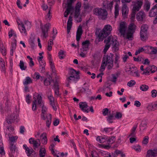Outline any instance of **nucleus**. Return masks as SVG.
<instances>
[{
    "label": "nucleus",
    "instance_id": "26",
    "mask_svg": "<svg viewBox=\"0 0 157 157\" xmlns=\"http://www.w3.org/2000/svg\"><path fill=\"white\" fill-rule=\"evenodd\" d=\"M33 83L32 80L29 77L27 76L26 77L25 81L23 82L24 85H27L29 84Z\"/></svg>",
    "mask_w": 157,
    "mask_h": 157
},
{
    "label": "nucleus",
    "instance_id": "53",
    "mask_svg": "<svg viewBox=\"0 0 157 157\" xmlns=\"http://www.w3.org/2000/svg\"><path fill=\"white\" fill-rule=\"evenodd\" d=\"M130 75L132 76L134 75V74H135L136 75L137 77H139V75L137 71H135L133 72L132 71H131L130 70Z\"/></svg>",
    "mask_w": 157,
    "mask_h": 157
},
{
    "label": "nucleus",
    "instance_id": "35",
    "mask_svg": "<svg viewBox=\"0 0 157 157\" xmlns=\"http://www.w3.org/2000/svg\"><path fill=\"white\" fill-rule=\"evenodd\" d=\"M148 48L151 50L150 53L152 54H155L157 53V49L155 47L148 46Z\"/></svg>",
    "mask_w": 157,
    "mask_h": 157
},
{
    "label": "nucleus",
    "instance_id": "47",
    "mask_svg": "<svg viewBox=\"0 0 157 157\" xmlns=\"http://www.w3.org/2000/svg\"><path fill=\"white\" fill-rule=\"evenodd\" d=\"M12 122H13V121L12 120L8 119V117H7L6 122L4 123V125L5 126H8V125L11 124Z\"/></svg>",
    "mask_w": 157,
    "mask_h": 157
},
{
    "label": "nucleus",
    "instance_id": "17",
    "mask_svg": "<svg viewBox=\"0 0 157 157\" xmlns=\"http://www.w3.org/2000/svg\"><path fill=\"white\" fill-rule=\"evenodd\" d=\"M142 5V2H138L134 6L132 11L135 12L138 11Z\"/></svg>",
    "mask_w": 157,
    "mask_h": 157
},
{
    "label": "nucleus",
    "instance_id": "48",
    "mask_svg": "<svg viewBox=\"0 0 157 157\" xmlns=\"http://www.w3.org/2000/svg\"><path fill=\"white\" fill-rule=\"evenodd\" d=\"M110 44H106L105 45V48L103 50V52H104L105 54L106 53L107 50L110 47Z\"/></svg>",
    "mask_w": 157,
    "mask_h": 157
},
{
    "label": "nucleus",
    "instance_id": "18",
    "mask_svg": "<svg viewBox=\"0 0 157 157\" xmlns=\"http://www.w3.org/2000/svg\"><path fill=\"white\" fill-rule=\"evenodd\" d=\"M157 15V10L154 6L151 10L149 13V16L152 17H155Z\"/></svg>",
    "mask_w": 157,
    "mask_h": 157
},
{
    "label": "nucleus",
    "instance_id": "3",
    "mask_svg": "<svg viewBox=\"0 0 157 157\" xmlns=\"http://www.w3.org/2000/svg\"><path fill=\"white\" fill-rule=\"evenodd\" d=\"M111 31V26L110 25H106L100 32L98 35V37L100 39H102L105 38L110 33Z\"/></svg>",
    "mask_w": 157,
    "mask_h": 157
},
{
    "label": "nucleus",
    "instance_id": "14",
    "mask_svg": "<svg viewBox=\"0 0 157 157\" xmlns=\"http://www.w3.org/2000/svg\"><path fill=\"white\" fill-rule=\"evenodd\" d=\"M122 14L123 17H126L128 13V9L127 5L125 4L123 5L122 7Z\"/></svg>",
    "mask_w": 157,
    "mask_h": 157
},
{
    "label": "nucleus",
    "instance_id": "4",
    "mask_svg": "<svg viewBox=\"0 0 157 157\" xmlns=\"http://www.w3.org/2000/svg\"><path fill=\"white\" fill-rule=\"evenodd\" d=\"M113 54L110 53L109 55L104 56L103 57V63L108 64V69H111L113 66Z\"/></svg>",
    "mask_w": 157,
    "mask_h": 157
},
{
    "label": "nucleus",
    "instance_id": "40",
    "mask_svg": "<svg viewBox=\"0 0 157 157\" xmlns=\"http://www.w3.org/2000/svg\"><path fill=\"white\" fill-rule=\"evenodd\" d=\"M114 116L113 114H110L107 117V120L110 123H112L113 122L112 121L113 119Z\"/></svg>",
    "mask_w": 157,
    "mask_h": 157
},
{
    "label": "nucleus",
    "instance_id": "32",
    "mask_svg": "<svg viewBox=\"0 0 157 157\" xmlns=\"http://www.w3.org/2000/svg\"><path fill=\"white\" fill-rule=\"evenodd\" d=\"M46 151L45 148L41 147L39 151L40 157H44L45 155Z\"/></svg>",
    "mask_w": 157,
    "mask_h": 157
},
{
    "label": "nucleus",
    "instance_id": "21",
    "mask_svg": "<svg viewBox=\"0 0 157 157\" xmlns=\"http://www.w3.org/2000/svg\"><path fill=\"white\" fill-rule=\"evenodd\" d=\"M10 153L12 154L14 153L17 150L16 144H10Z\"/></svg>",
    "mask_w": 157,
    "mask_h": 157
},
{
    "label": "nucleus",
    "instance_id": "44",
    "mask_svg": "<svg viewBox=\"0 0 157 157\" xmlns=\"http://www.w3.org/2000/svg\"><path fill=\"white\" fill-rule=\"evenodd\" d=\"M149 137L147 136H146L144 138L142 143L143 144L145 145H147L148 142Z\"/></svg>",
    "mask_w": 157,
    "mask_h": 157
},
{
    "label": "nucleus",
    "instance_id": "11",
    "mask_svg": "<svg viewBox=\"0 0 157 157\" xmlns=\"http://www.w3.org/2000/svg\"><path fill=\"white\" fill-rule=\"evenodd\" d=\"M117 42L116 39L114 38L113 37L111 36H109L107 38L105 39L104 40V42L105 44H108L113 45Z\"/></svg>",
    "mask_w": 157,
    "mask_h": 157
},
{
    "label": "nucleus",
    "instance_id": "15",
    "mask_svg": "<svg viewBox=\"0 0 157 157\" xmlns=\"http://www.w3.org/2000/svg\"><path fill=\"white\" fill-rule=\"evenodd\" d=\"M83 33L82 26L80 25L76 33V40L78 41L81 37V36Z\"/></svg>",
    "mask_w": 157,
    "mask_h": 157
},
{
    "label": "nucleus",
    "instance_id": "41",
    "mask_svg": "<svg viewBox=\"0 0 157 157\" xmlns=\"http://www.w3.org/2000/svg\"><path fill=\"white\" fill-rule=\"evenodd\" d=\"M115 141V137L111 136L107 140V143L109 144H112Z\"/></svg>",
    "mask_w": 157,
    "mask_h": 157
},
{
    "label": "nucleus",
    "instance_id": "36",
    "mask_svg": "<svg viewBox=\"0 0 157 157\" xmlns=\"http://www.w3.org/2000/svg\"><path fill=\"white\" fill-rule=\"evenodd\" d=\"M59 57L60 59H63L65 56L64 52L62 50H60L59 53Z\"/></svg>",
    "mask_w": 157,
    "mask_h": 157
},
{
    "label": "nucleus",
    "instance_id": "1",
    "mask_svg": "<svg viewBox=\"0 0 157 157\" xmlns=\"http://www.w3.org/2000/svg\"><path fill=\"white\" fill-rule=\"evenodd\" d=\"M93 13L94 14L98 16L99 19L104 20L107 18V12L105 9L96 8L93 10Z\"/></svg>",
    "mask_w": 157,
    "mask_h": 157
},
{
    "label": "nucleus",
    "instance_id": "10",
    "mask_svg": "<svg viewBox=\"0 0 157 157\" xmlns=\"http://www.w3.org/2000/svg\"><path fill=\"white\" fill-rule=\"evenodd\" d=\"M157 156V149H149L147 153L146 157H155Z\"/></svg>",
    "mask_w": 157,
    "mask_h": 157
},
{
    "label": "nucleus",
    "instance_id": "62",
    "mask_svg": "<svg viewBox=\"0 0 157 157\" xmlns=\"http://www.w3.org/2000/svg\"><path fill=\"white\" fill-rule=\"evenodd\" d=\"M152 69V71H151V72L152 73L155 72L157 70V68L156 66L153 65L152 66H150L148 67H151Z\"/></svg>",
    "mask_w": 157,
    "mask_h": 157
},
{
    "label": "nucleus",
    "instance_id": "39",
    "mask_svg": "<svg viewBox=\"0 0 157 157\" xmlns=\"http://www.w3.org/2000/svg\"><path fill=\"white\" fill-rule=\"evenodd\" d=\"M149 87L145 85H142L140 87V89L142 91H146L148 90Z\"/></svg>",
    "mask_w": 157,
    "mask_h": 157
},
{
    "label": "nucleus",
    "instance_id": "50",
    "mask_svg": "<svg viewBox=\"0 0 157 157\" xmlns=\"http://www.w3.org/2000/svg\"><path fill=\"white\" fill-rule=\"evenodd\" d=\"M9 38L11 37L12 36H14L15 37H16L17 35L15 33H14V31L12 29H11L10 32H9Z\"/></svg>",
    "mask_w": 157,
    "mask_h": 157
},
{
    "label": "nucleus",
    "instance_id": "57",
    "mask_svg": "<svg viewBox=\"0 0 157 157\" xmlns=\"http://www.w3.org/2000/svg\"><path fill=\"white\" fill-rule=\"evenodd\" d=\"M8 119L12 120L13 121L15 119L14 114H12L11 115L8 117Z\"/></svg>",
    "mask_w": 157,
    "mask_h": 157
},
{
    "label": "nucleus",
    "instance_id": "7",
    "mask_svg": "<svg viewBox=\"0 0 157 157\" xmlns=\"http://www.w3.org/2000/svg\"><path fill=\"white\" fill-rule=\"evenodd\" d=\"M127 29V28L125 25V22L124 21H122L120 23L118 30L121 36H123L124 37L125 35V32Z\"/></svg>",
    "mask_w": 157,
    "mask_h": 157
},
{
    "label": "nucleus",
    "instance_id": "23",
    "mask_svg": "<svg viewBox=\"0 0 157 157\" xmlns=\"http://www.w3.org/2000/svg\"><path fill=\"white\" fill-rule=\"evenodd\" d=\"M136 28V25L133 23L131 24L129 26L128 31L134 33Z\"/></svg>",
    "mask_w": 157,
    "mask_h": 157
},
{
    "label": "nucleus",
    "instance_id": "8",
    "mask_svg": "<svg viewBox=\"0 0 157 157\" xmlns=\"http://www.w3.org/2000/svg\"><path fill=\"white\" fill-rule=\"evenodd\" d=\"M37 99L38 100V102L39 106L42 108V112L43 114H44L46 112L47 109L46 107L44 106V104L42 102V97L40 95H37Z\"/></svg>",
    "mask_w": 157,
    "mask_h": 157
},
{
    "label": "nucleus",
    "instance_id": "28",
    "mask_svg": "<svg viewBox=\"0 0 157 157\" xmlns=\"http://www.w3.org/2000/svg\"><path fill=\"white\" fill-rule=\"evenodd\" d=\"M137 126V125H136L133 127L131 130V132L129 136L133 137L135 136L136 134L135 131Z\"/></svg>",
    "mask_w": 157,
    "mask_h": 157
},
{
    "label": "nucleus",
    "instance_id": "2",
    "mask_svg": "<svg viewBox=\"0 0 157 157\" xmlns=\"http://www.w3.org/2000/svg\"><path fill=\"white\" fill-rule=\"evenodd\" d=\"M79 72L76 71L74 69L71 68L70 69L69 75L70 76L67 78V80L68 83H71V81H75L79 78Z\"/></svg>",
    "mask_w": 157,
    "mask_h": 157
},
{
    "label": "nucleus",
    "instance_id": "19",
    "mask_svg": "<svg viewBox=\"0 0 157 157\" xmlns=\"http://www.w3.org/2000/svg\"><path fill=\"white\" fill-rule=\"evenodd\" d=\"M37 95H39L37 93H35L33 95V99L34 101L33 102L32 109L33 110H35L36 109V102L37 96Z\"/></svg>",
    "mask_w": 157,
    "mask_h": 157
},
{
    "label": "nucleus",
    "instance_id": "5",
    "mask_svg": "<svg viewBox=\"0 0 157 157\" xmlns=\"http://www.w3.org/2000/svg\"><path fill=\"white\" fill-rule=\"evenodd\" d=\"M148 28L147 25L145 24H143L141 27L140 33V36L141 40L143 41L146 40Z\"/></svg>",
    "mask_w": 157,
    "mask_h": 157
},
{
    "label": "nucleus",
    "instance_id": "20",
    "mask_svg": "<svg viewBox=\"0 0 157 157\" xmlns=\"http://www.w3.org/2000/svg\"><path fill=\"white\" fill-rule=\"evenodd\" d=\"M90 44V41L88 40H86L82 43V45L83 51H86L87 50V49L88 48Z\"/></svg>",
    "mask_w": 157,
    "mask_h": 157
},
{
    "label": "nucleus",
    "instance_id": "38",
    "mask_svg": "<svg viewBox=\"0 0 157 157\" xmlns=\"http://www.w3.org/2000/svg\"><path fill=\"white\" fill-rule=\"evenodd\" d=\"M53 40L50 39V42L48 43V46L47 49L49 51H50L52 50V45H53Z\"/></svg>",
    "mask_w": 157,
    "mask_h": 157
},
{
    "label": "nucleus",
    "instance_id": "13",
    "mask_svg": "<svg viewBox=\"0 0 157 157\" xmlns=\"http://www.w3.org/2000/svg\"><path fill=\"white\" fill-rule=\"evenodd\" d=\"M79 104L80 108L83 111L86 113L89 112L88 109V106L86 102H80Z\"/></svg>",
    "mask_w": 157,
    "mask_h": 157
},
{
    "label": "nucleus",
    "instance_id": "34",
    "mask_svg": "<svg viewBox=\"0 0 157 157\" xmlns=\"http://www.w3.org/2000/svg\"><path fill=\"white\" fill-rule=\"evenodd\" d=\"M19 66L22 70H25L27 68V66H25L24 62L22 60L20 61Z\"/></svg>",
    "mask_w": 157,
    "mask_h": 157
},
{
    "label": "nucleus",
    "instance_id": "46",
    "mask_svg": "<svg viewBox=\"0 0 157 157\" xmlns=\"http://www.w3.org/2000/svg\"><path fill=\"white\" fill-rule=\"evenodd\" d=\"M49 119L47 120L46 121V125L49 127L51 123V121L52 119V115L51 114H49L48 116Z\"/></svg>",
    "mask_w": 157,
    "mask_h": 157
},
{
    "label": "nucleus",
    "instance_id": "33",
    "mask_svg": "<svg viewBox=\"0 0 157 157\" xmlns=\"http://www.w3.org/2000/svg\"><path fill=\"white\" fill-rule=\"evenodd\" d=\"M144 6V9L146 10L147 11H148L149 10L150 6V3L148 0H146V1Z\"/></svg>",
    "mask_w": 157,
    "mask_h": 157
},
{
    "label": "nucleus",
    "instance_id": "49",
    "mask_svg": "<svg viewBox=\"0 0 157 157\" xmlns=\"http://www.w3.org/2000/svg\"><path fill=\"white\" fill-rule=\"evenodd\" d=\"M0 63V67L1 68L2 70L3 71H5V63L3 61H1Z\"/></svg>",
    "mask_w": 157,
    "mask_h": 157
},
{
    "label": "nucleus",
    "instance_id": "56",
    "mask_svg": "<svg viewBox=\"0 0 157 157\" xmlns=\"http://www.w3.org/2000/svg\"><path fill=\"white\" fill-rule=\"evenodd\" d=\"M118 45L119 44L117 42H117H116L114 44H113V48L115 49V51H118Z\"/></svg>",
    "mask_w": 157,
    "mask_h": 157
},
{
    "label": "nucleus",
    "instance_id": "27",
    "mask_svg": "<svg viewBox=\"0 0 157 157\" xmlns=\"http://www.w3.org/2000/svg\"><path fill=\"white\" fill-rule=\"evenodd\" d=\"M18 138L17 136H12L11 137H9V140H10V144H16V140H17Z\"/></svg>",
    "mask_w": 157,
    "mask_h": 157
},
{
    "label": "nucleus",
    "instance_id": "55",
    "mask_svg": "<svg viewBox=\"0 0 157 157\" xmlns=\"http://www.w3.org/2000/svg\"><path fill=\"white\" fill-rule=\"evenodd\" d=\"M51 8L50 7H49V11L48 13L47 14L46 16V19H48L49 20H50L51 19V16L50 15V10H51Z\"/></svg>",
    "mask_w": 157,
    "mask_h": 157
},
{
    "label": "nucleus",
    "instance_id": "6",
    "mask_svg": "<svg viewBox=\"0 0 157 157\" xmlns=\"http://www.w3.org/2000/svg\"><path fill=\"white\" fill-rule=\"evenodd\" d=\"M75 0H67V7L66 10L64 13V16L67 17L69 13L73 10V7L72 6V4L75 2Z\"/></svg>",
    "mask_w": 157,
    "mask_h": 157
},
{
    "label": "nucleus",
    "instance_id": "30",
    "mask_svg": "<svg viewBox=\"0 0 157 157\" xmlns=\"http://www.w3.org/2000/svg\"><path fill=\"white\" fill-rule=\"evenodd\" d=\"M21 25H20L18 27V28L19 29L21 33H24L26 34H27L26 31L25 29L24 24H21Z\"/></svg>",
    "mask_w": 157,
    "mask_h": 157
},
{
    "label": "nucleus",
    "instance_id": "58",
    "mask_svg": "<svg viewBox=\"0 0 157 157\" xmlns=\"http://www.w3.org/2000/svg\"><path fill=\"white\" fill-rule=\"evenodd\" d=\"M89 88L86 87V88L82 87L80 90L79 92L82 93H84L86 92L87 90H88Z\"/></svg>",
    "mask_w": 157,
    "mask_h": 157
},
{
    "label": "nucleus",
    "instance_id": "22",
    "mask_svg": "<svg viewBox=\"0 0 157 157\" xmlns=\"http://www.w3.org/2000/svg\"><path fill=\"white\" fill-rule=\"evenodd\" d=\"M53 81V80L52 79V77L50 76L48 78H47L44 80V84L45 86H47L51 84L52 82Z\"/></svg>",
    "mask_w": 157,
    "mask_h": 157
},
{
    "label": "nucleus",
    "instance_id": "37",
    "mask_svg": "<svg viewBox=\"0 0 157 157\" xmlns=\"http://www.w3.org/2000/svg\"><path fill=\"white\" fill-rule=\"evenodd\" d=\"M40 140L39 139H37L36 140H35L33 144V146L36 148H37L38 147L40 146Z\"/></svg>",
    "mask_w": 157,
    "mask_h": 157
},
{
    "label": "nucleus",
    "instance_id": "45",
    "mask_svg": "<svg viewBox=\"0 0 157 157\" xmlns=\"http://www.w3.org/2000/svg\"><path fill=\"white\" fill-rule=\"evenodd\" d=\"M152 67H147L146 69H145V71H144L142 74H145V75H147L149 73L150 71H152Z\"/></svg>",
    "mask_w": 157,
    "mask_h": 157
},
{
    "label": "nucleus",
    "instance_id": "60",
    "mask_svg": "<svg viewBox=\"0 0 157 157\" xmlns=\"http://www.w3.org/2000/svg\"><path fill=\"white\" fill-rule=\"evenodd\" d=\"M109 111V109L108 108H105L103 109L102 111L103 114L104 116L107 115Z\"/></svg>",
    "mask_w": 157,
    "mask_h": 157
},
{
    "label": "nucleus",
    "instance_id": "16",
    "mask_svg": "<svg viewBox=\"0 0 157 157\" xmlns=\"http://www.w3.org/2000/svg\"><path fill=\"white\" fill-rule=\"evenodd\" d=\"M81 6V4L80 3H78L76 5L75 7V18L78 17L80 11V8Z\"/></svg>",
    "mask_w": 157,
    "mask_h": 157
},
{
    "label": "nucleus",
    "instance_id": "52",
    "mask_svg": "<svg viewBox=\"0 0 157 157\" xmlns=\"http://www.w3.org/2000/svg\"><path fill=\"white\" fill-rule=\"evenodd\" d=\"M136 83L135 82L134 80H131L128 82L127 85L129 87H131L134 85Z\"/></svg>",
    "mask_w": 157,
    "mask_h": 157
},
{
    "label": "nucleus",
    "instance_id": "29",
    "mask_svg": "<svg viewBox=\"0 0 157 157\" xmlns=\"http://www.w3.org/2000/svg\"><path fill=\"white\" fill-rule=\"evenodd\" d=\"M119 6L117 4H116L115 7V17L116 18L117 17V16L119 14Z\"/></svg>",
    "mask_w": 157,
    "mask_h": 157
},
{
    "label": "nucleus",
    "instance_id": "25",
    "mask_svg": "<svg viewBox=\"0 0 157 157\" xmlns=\"http://www.w3.org/2000/svg\"><path fill=\"white\" fill-rule=\"evenodd\" d=\"M43 136L41 141L42 143L44 144H46L47 143V139L46 134V133H43L41 135V137Z\"/></svg>",
    "mask_w": 157,
    "mask_h": 157
},
{
    "label": "nucleus",
    "instance_id": "43",
    "mask_svg": "<svg viewBox=\"0 0 157 157\" xmlns=\"http://www.w3.org/2000/svg\"><path fill=\"white\" fill-rule=\"evenodd\" d=\"M112 78L111 80V81L115 83L118 77V74H117L116 75L115 74H112Z\"/></svg>",
    "mask_w": 157,
    "mask_h": 157
},
{
    "label": "nucleus",
    "instance_id": "24",
    "mask_svg": "<svg viewBox=\"0 0 157 157\" xmlns=\"http://www.w3.org/2000/svg\"><path fill=\"white\" fill-rule=\"evenodd\" d=\"M147 122L145 120L142 121L140 125V130L142 129L144 130L147 127Z\"/></svg>",
    "mask_w": 157,
    "mask_h": 157
},
{
    "label": "nucleus",
    "instance_id": "9",
    "mask_svg": "<svg viewBox=\"0 0 157 157\" xmlns=\"http://www.w3.org/2000/svg\"><path fill=\"white\" fill-rule=\"evenodd\" d=\"M50 26V24L48 23L45 25L44 26H42L40 27V28L42 30V34L45 38H46L48 36V32Z\"/></svg>",
    "mask_w": 157,
    "mask_h": 157
},
{
    "label": "nucleus",
    "instance_id": "61",
    "mask_svg": "<svg viewBox=\"0 0 157 157\" xmlns=\"http://www.w3.org/2000/svg\"><path fill=\"white\" fill-rule=\"evenodd\" d=\"M133 59L134 61L137 62H140L142 61V60H144V59L141 57H138L137 58L134 57Z\"/></svg>",
    "mask_w": 157,
    "mask_h": 157
},
{
    "label": "nucleus",
    "instance_id": "64",
    "mask_svg": "<svg viewBox=\"0 0 157 157\" xmlns=\"http://www.w3.org/2000/svg\"><path fill=\"white\" fill-rule=\"evenodd\" d=\"M122 114L120 112H117L115 117L117 119H120L122 117Z\"/></svg>",
    "mask_w": 157,
    "mask_h": 157
},
{
    "label": "nucleus",
    "instance_id": "59",
    "mask_svg": "<svg viewBox=\"0 0 157 157\" xmlns=\"http://www.w3.org/2000/svg\"><path fill=\"white\" fill-rule=\"evenodd\" d=\"M151 96L153 98L155 97L157 94V91L156 90H153L151 92Z\"/></svg>",
    "mask_w": 157,
    "mask_h": 157
},
{
    "label": "nucleus",
    "instance_id": "42",
    "mask_svg": "<svg viewBox=\"0 0 157 157\" xmlns=\"http://www.w3.org/2000/svg\"><path fill=\"white\" fill-rule=\"evenodd\" d=\"M0 154L2 155H5V154L3 143L0 145Z\"/></svg>",
    "mask_w": 157,
    "mask_h": 157
},
{
    "label": "nucleus",
    "instance_id": "12",
    "mask_svg": "<svg viewBox=\"0 0 157 157\" xmlns=\"http://www.w3.org/2000/svg\"><path fill=\"white\" fill-rule=\"evenodd\" d=\"M145 14L142 11L139 12L136 15V18L138 21H143L145 17Z\"/></svg>",
    "mask_w": 157,
    "mask_h": 157
},
{
    "label": "nucleus",
    "instance_id": "54",
    "mask_svg": "<svg viewBox=\"0 0 157 157\" xmlns=\"http://www.w3.org/2000/svg\"><path fill=\"white\" fill-rule=\"evenodd\" d=\"M113 130V128H106L104 129L103 131H105L106 133H109Z\"/></svg>",
    "mask_w": 157,
    "mask_h": 157
},
{
    "label": "nucleus",
    "instance_id": "31",
    "mask_svg": "<svg viewBox=\"0 0 157 157\" xmlns=\"http://www.w3.org/2000/svg\"><path fill=\"white\" fill-rule=\"evenodd\" d=\"M133 33L128 31L126 34V38L129 40H132L133 39Z\"/></svg>",
    "mask_w": 157,
    "mask_h": 157
},
{
    "label": "nucleus",
    "instance_id": "63",
    "mask_svg": "<svg viewBox=\"0 0 157 157\" xmlns=\"http://www.w3.org/2000/svg\"><path fill=\"white\" fill-rule=\"evenodd\" d=\"M72 24H69L67 25V33L68 34L70 32L71 27L72 26Z\"/></svg>",
    "mask_w": 157,
    "mask_h": 157
},
{
    "label": "nucleus",
    "instance_id": "51",
    "mask_svg": "<svg viewBox=\"0 0 157 157\" xmlns=\"http://www.w3.org/2000/svg\"><path fill=\"white\" fill-rule=\"evenodd\" d=\"M147 108L148 109V110L149 111H152L154 109H156L154 106V105H149L147 107Z\"/></svg>",
    "mask_w": 157,
    "mask_h": 157
}]
</instances>
